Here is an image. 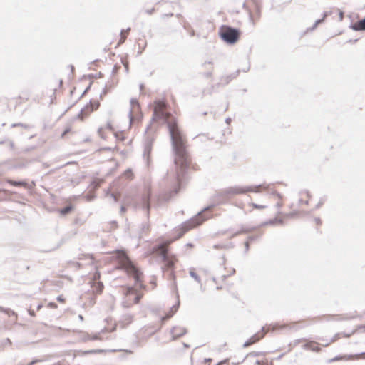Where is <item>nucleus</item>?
Listing matches in <instances>:
<instances>
[{
  "mask_svg": "<svg viewBox=\"0 0 365 365\" xmlns=\"http://www.w3.org/2000/svg\"><path fill=\"white\" fill-rule=\"evenodd\" d=\"M164 102L158 101L153 110L152 122L161 120L166 124L171 140L174 154V163L176 169V177L179 183L181 175L188 166V154L182 135L178 128L177 120L170 113L165 110Z\"/></svg>",
  "mask_w": 365,
  "mask_h": 365,
  "instance_id": "f257e3e1",
  "label": "nucleus"
},
{
  "mask_svg": "<svg viewBox=\"0 0 365 365\" xmlns=\"http://www.w3.org/2000/svg\"><path fill=\"white\" fill-rule=\"evenodd\" d=\"M262 185H259L255 187L247 186V187H227L225 190H220L217 192L213 196V204L210 205L203 210L199 212L195 217L191 218L190 220L184 222L182 225V229L183 230L182 233L180 235L182 236L185 232L188 231L189 230L201 225L205 220L208 218V217L204 216L203 212L207 210H210L212 207L216 205L222 204L225 202L232 195H239V194H245L248 192H259V189L262 187Z\"/></svg>",
  "mask_w": 365,
  "mask_h": 365,
  "instance_id": "f03ea898",
  "label": "nucleus"
},
{
  "mask_svg": "<svg viewBox=\"0 0 365 365\" xmlns=\"http://www.w3.org/2000/svg\"><path fill=\"white\" fill-rule=\"evenodd\" d=\"M123 266L128 274L133 277L135 279V286L141 289L145 288L141 281L142 272L127 257H125Z\"/></svg>",
  "mask_w": 365,
  "mask_h": 365,
  "instance_id": "7ed1b4c3",
  "label": "nucleus"
},
{
  "mask_svg": "<svg viewBox=\"0 0 365 365\" xmlns=\"http://www.w3.org/2000/svg\"><path fill=\"white\" fill-rule=\"evenodd\" d=\"M221 38L229 44H234L240 38V31L229 26H222L219 31Z\"/></svg>",
  "mask_w": 365,
  "mask_h": 365,
  "instance_id": "20e7f679",
  "label": "nucleus"
},
{
  "mask_svg": "<svg viewBox=\"0 0 365 365\" xmlns=\"http://www.w3.org/2000/svg\"><path fill=\"white\" fill-rule=\"evenodd\" d=\"M170 242H164L153 247V252L157 253L162 259L167 269H172L174 266V260L170 259L168 255V245Z\"/></svg>",
  "mask_w": 365,
  "mask_h": 365,
  "instance_id": "39448f33",
  "label": "nucleus"
},
{
  "mask_svg": "<svg viewBox=\"0 0 365 365\" xmlns=\"http://www.w3.org/2000/svg\"><path fill=\"white\" fill-rule=\"evenodd\" d=\"M153 141V138L148 136L147 139L145 142V148L143 151V157L146 159L147 165H149V158L150 154L152 150V143Z\"/></svg>",
  "mask_w": 365,
  "mask_h": 365,
  "instance_id": "423d86ee",
  "label": "nucleus"
},
{
  "mask_svg": "<svg viewBox=\"0 0 365 365\" xmlns=\"http://www.w3.org/2000/svg\"><path fill=\"white\" fill-rule=\"evenodd\" d=\"M187 333V329L185 327H174L170 330V334L172 335V340H175L178 338L185 335Z\"/></svg>",
  "mask_w": 365,
  "mask_h": 365,
  "instance_id": "0eeeda50",
  "label": "nucleus"
},
{
  "mask_svg": "<svg viewBox=\"0 0 365 365\" xmlns=\"http://www.w3.org/2000/svg\"><path fill=\"white\" fill-rule=\"evenodd\" d=\"M362 355H365V353L362 352V353H361L359 354H356V355L349 354V355L337 356L330 359L329 361V362L331 363V362H334V361H336L338 360H351L355 358L358 359L359 356H362Z\"/></svg>",
  "mask_w": 365,
  "mask_h": 365,
  "instance_id": "6e6552de",
  "label": "nucleus"
},
{
  "mask_svg": "<svg viewBox=\"0 0 365 365\" xmlns=\"http://www.w3.org/2000/svg\"><path fill=\"white\" fill-rule=\"evenodd\" d=\"M150 191L148 190L147 193L143 196L142 207L147 210V215H149Z\"/></svg>",
  "mask_w": 365,
  "mask_h": 365,
  "instance_id": "1a4fd4ad",
  "label": "nucleus"
},
{
  "mask_svg": "<svg viewBox=\"0 0 365 365\" xmlns=\"http://www.w3.org/2000/svg\"><path fill=\"white\" fill-rule=\"evenodd\" d=\"M180 305V302L178 301L176 304L173 305L171 309L164 316L162 317V321H165L168 319H170L173 315L176 312Z\"/></svg>",
  "mask_w": 365,
  "mask_h": 365,
  "instance_id": "9d476101",
  "label": "nucleus"
},
{
  "mask_svg": "<svg viewBox=\"0 0 365 365\" xmlns=\"http://www.w3.org/2000/svg\"><path fill=\"white\" fill-rule=\"evenodd\" d=\"M1 314H4V315H6L10 318V322L11 323H15L17 319L16 314L14 312L10 311V310H4L1 307Z\"/></svg>",
  "mask_w": 365,
  "mask_h": 365,
  "instance_id": "9b49d317",
  "label": "nucleus"
},
{
  "mask_svg": "<svg viewBox=\"0 0 365 365\" xmlns=\"http://www.w3.org/2000/svg\"><path fill=\"white\" fill-rule=\"evenodd\" d=\"M130 105L132 106V108L130 109V110L129 111V118H130V123L133 122V110H135V108H139V103L137 99H135V98H131L130 99Z\"/></svg>",
  "mask_w": 365,
  "mask_h": 365,
  "instance_id": "f8f14e48",
  "label": "nucleus"
},
{
  "mask_svg": "<svg viewBox=\"0 0 365 365\" xmlns=\"http://www.w3.org/2000/svg\"><path fill=\"white\" fill-rule=\"evenodd\" d=\"M240 70H237L231 75L222 77L221 78L222 83H223L224 85L228 84L232 79L236 78L238 76Z\"/></svg>",
  "mask_w": 365,
  "mask_h": 365,
  "instance_id": "ddd939ff",
  "label": "nucleus"
},
{
  "mask_svg": "<svg viewBox=\"0 0 365 365\" xmlns=\"http://www.w3.org/2000/svg\"><path fill=\"white\" fill-rule=\"evenodd\" d=\"M91 287L93 288V291L96 294H101L103 289V284L101 282H96L92 283Z\"/></svg>",
  "mask_w": 365,
  "mask_h": 365,
  "instance_id": "4468645a",
  "label": "nucleus"
},
{
  "mask_svg": "<svg viewBox=\"0 0 365 365\" xmlns=\"http://www.w3.org/2000/svg\"><path fill=\"white\" fill-rule=\"evenodd\" d=\"M304 347L307 349H309L314 351H319L320 348L318 347L314 342L307 343L304 345Z\"/></svg>",
  "mask_w": 365,
  "mask_h": 365,
  "instance_id": "2eb2a0df",
  "label": "nucleus"
},
{
  "mask_svg": "<svg viewBox=\"0 0 365 365\" xmlns=\"http://www.w3.org/2000/svg\"><path fill=\"white\" fill-rule=\"evenodd\" d=\"M73 205H66V207L61 208L59 212L61 213V215H66L67 214H68L69 212H71V210H73Z\"/></svg>",
  "mask_w": 365,
  "mask_h": 365,
  "instance_id": "dca6fc26",
  "label": "nucleus"
},
{
  "mask_svg": "<svg viewBox=\"0 0 365 365\" xmlns=\"http://www.w3.org/2000/svg\"><path fill=\"white\" fill-rule=\"evenodd\" d=\"M189 273H190V277H192L197 283L201 284L200 277L194 271V269H192V268L190 269Z\"/></svg>",
  "mask_w": 365,
  "mask_h": 365,
  "instance_id": "f3484780",
  "label": "nucleus"
},
{
  "mask_svg": "<svg viewBox=\"0 0 365 365\" xmlns=\"http://www.w3.org/2000/svg\"><path fill=\"white\" fill-rule=\"evenodd\" d=\"M327 15H328V13H327V12H324V13L323 14V16H322V19H320L317 20V21H315V23L314 24L313 26L310 29V30H312H312H314V29H316V28H317V26L319 24L322 23V22L324 21V19H325V18L327 16Z\"/></svg>",
  "mask_w": 365,
  "mask_h": 365,
  "instance_id": "a211bd4d",
  "label": "nucleus"
},
{
  "mask_svg": "<svg viewBox=\"0 0 365 365\" xmlns=\"http://www.w3.org/2000/svg\"><path fill=\"white\" fill-rule=\"evenodd\" d=\"M276 224L283 225L284 224L283 220L275 218L273 220H270L268 222L264 223V225H276Z\"/></svg>",
  "mask_w": 365,
  "mask_h": 365,
  "instance_id": "6ab92c4d",
  "label": "nucleus"
},
{
  "mask_svg": "<svg viewBox=\"0 0 365 365\" xmlns=\"http://www.w3.org/2000/svg\"><path fill=\"white\" fill-rule=\"evenodd\" d=\"M264 327H262V333L260 334V333H257L255 334V335H253L251 339L252 340H255V343H256L257 341H258L260 339L263 338L264 336Z\"/></svg>",
  "mask_w": 365,
  "mask_h": 365,
  "instance_id": "aec40b11",
  "label": "nucleus"
},
{
  "mask_svg": "<svg viewBox=\"0 0 365 365\" xmlns=\"http://www.w3.org/2000/svg\"><path fill=\"white\" fill-rule=\"evenodd\" d=\"M264 327H262V333L260 334V333H257L255 334V335H253L251 339L252 340H255V343H256L257 341H258L260 339L263 338L264 336Z\"/></svg>",
  "mask_w": 365,
  "mask_h": 365,
  "instance_id": "412c9836",
  "label": "nucleus"
},
{
  "mask_svg": "<svg viewBox=\"0 0 365 365\" xmlns=\"http://www.w3.org/2000/svg\"><path fill=\"white\" fill-rule=\"evenodd\" d=\"M250 205H251L253 208H255V209H259V210H261V209H264V208H266V207H267V206H266V205H258V204H256V203H254V202H252V203L250 204Z\"/></svg>",
  "mask_w": 365,
  "mask_h": 365,
  "instance_id": "4be33fe9",
  "label": "nucleus"
},
{
  "mask_svg": "<svg viewBox=\"0 0 365 365\" xmlns=\"http://www.w3.org/2000/svg\"><path fill=\"white\" fill-rule=\"evenodd\" d=\"M100 276H101L100 275V272H96V273L93 274L92 283H94V282H100L99 281Z\"/></svg>",
  "mask_w": 365,
  "mask_h": 365,
  "instance_id": "5701e85b",
  "label": "nucleus"
},
{
  "mask_svg": "<svg viewBox=\"0 0 365 365\" xmlns=\"http://www.w3.org/2000/svg\"><path fill=\"white\" fill-rule=\"evenodd\" d=\"M123 321L126 323H130L132 321V316L130 314H125L123 316Z\"/></svg>",
  "mask_w": 365,
  "mask_h": 365,
  "instance_id": "b1692460",
  "label": "nucleus"
},
{
  "mask_svg": "<svg viewBox=\"0 0 365 365\" xmlns=\"http://www.w3.org/2000/svg\"><path fill=\"white\" fill-rule=\"evenodd\" d=\"M253 344H255V340H252L251 338H250L247 341L245 342V344H243V347H247Z\"/></svg>",
  "mask_w": 365,
  "mask_h": 365,
  "instance_id": "393cba45",
  "label": "nucleus"
},
{
  "mask_svg": "<svg viewBox=\"0 0 365 365\" xmlns=\"http://www.w3.org/2000/svg\"><path fill=\"white\" fill-rule=\"evenodd\" d=\"M253 344H255V340H252L251 338H250L247 341L245 342V344H243V347H247Z\"/></svg>",
  "mask_w": 365,
  "mask_h": 365,
  "instance_id": "a878e982",
  "label": "nucleus"
},
{
  "mask_svg": "<svg viewBox=\"0 0 365 365\" xmlns=\"http://www.w3.org/2000/svg\"><path fill=\"white\" fill-rule=\"evenodd\" d=\"M2 144L8 145L11 149H13L14 148V143L12 141H11V140H4V141L1 140V145Z\"/></svg>",
  "mask_w": 365,
  "mask_h": 365,
  "instance_id": "bb28decb",
  "label": "nucleus"
},
{
  "mask_svg": "<svg viewBox=\"0 0 365 365\" xmlns=\"http://www.w3.org/2000/svg\"><path fill=\"white\" fill-rule=\"evenodd\" d=\"M249 232V230H248L242 228V229H241L240 230H239V231H237V232H235V233L232 235V237L237 236V235H240V234H242V233H247V232Z\"/></svg>",
  "mask_w": 365,
  "mask_h": 365,
  "instance_id": "cd10ccee",
  "label": "nucleus"
},
{
  "mask_svg": "<svg viewBox=\"0 0 365 365\" xmlns=\"http://www.w3.org/2000/svg\"><path fill=\"white\" fill-rule=\"evenodd\" d=\"M126 38V36L124 34V30H122L120 32V39L119 43H123Z\"/></svg>",
  "mask_w": 365,
  "mask_h": 365,
  "instance_id": "c85d7f7f",
  "label": "nucleus"
},
{
  "mask_svg": "<svg viewBox=\"0 0 365 365\" xmlns=\"http://www.w3.org/2000/svg\"><path fill=\"white\" fill-rule=\"evenodd\" d=\"M135 289L133 287H129L127 288L126 294L130 295L135 293Z\"/></svg>",
  "mask_w": 365,
  "mask_h": 365,
  "instance_id": "c756f323",
  "label": "nucleus"
},
{
  "mask_svg": "<svg viewBox=\"0 0 365 365\" xmlns=\"http://www.w3.org/2000/svg\"><path fill=\"white\" fill-rule=\"evenodd\" d=\"M11 183L15 186L26 185V182L21 181H11Z\"/></svg>",
  "mask_w": 365,
  "mask_h": 365,
  "instance_id": "7c9ffc66",
  "label": "nucleus"
},
{
  "mask_svg": "<svg viewBox=\"0 0 365 365\" xmlns=\"http://www.w3.org/2000/svg\"><path fill=\"white\" fill-rule=\"evenodd\" d=\"M16 125L22 126L25 129H29L31 127L29 125H27V124H21L20 123V124H13L12 125L13 127L16 126Z\"/></svg>",
  "mask_w": 365,
  "mask_h": 365,
  "instance_id": "2f4dec72",
  "label": "nucleus"
},
{
  "mask_svg": "<svg viewBox=\"0 0 365 365\" xmlns=\"http://www.w3.org/2000/svg\"><path fill=\"white\" fill-rule=\"evenodd\" d=\"M141 297L142 296L140 294H137L134 298V303L138 304L140 302Z\"/></svg>",
  "mask_w": 365,
  "mask_h": 365,
  "instance_id": "473e14b6",
  "label": "nucleus"
},
{
  "mask_svg": "<svg viewBox=\"0 0 365 365\" xmlns=\"http://www.w3.org/2000/svg\"><path fill=\"white\" fill-rule=\"evenodd\" d=\"M272 195H274V196L277 197L280 200L282 199V195L280 193H279L278 192H277V191H273L272 192Z\"/></svg>",
  "mask_w": 365,
  "mask_h": 365,
  "instance_id": "72a5a7b5",
  "label": "nucleus"
},
{
  "mask_svg": "<svg viewBox=\"0 0 365 365\" xmlns=\"http://www.w3.org/2000/svg\"><path fill=\"white\" fill-rule=\"evenodd\" d=\"M71 131L70 128H67L65 129V130L61 134V138H64L67 133H68Z\"/></svg>",
  "mask_w": 365,
  "mask_h": 365,
  "instance_id": "f704fd0d",
  "label": "nucleus"
},
{
  "mask_svg": "<svg viewBox=\"0 0 365 365\" xmlns=\"http://www.w3.org/2000/svg\"><path fill=\"white\" fill-rule=\"evenodd\" d=\"M259 237V236L257 235H252V236H249L248 237V241H254V240H256L257 238Z\"/></svg>",
  "mask_w": 365,
  "mask_h": 365,
  "instance_id": "c9c22d12",
  "label": "nucleus"
},
{
  "mask_svg": "<svg viewBox=\"0 0 365 365\" xmlns=\"http://www.w3.org/2000/svg\"><path fill=\"white\" fill-rule=\"evenodd\" d=\"M106 128L110 130H113V125H111V123L110 122H108L107 124H106Z\"/></svg>",
  "mask_w": 365,
  "mask_h": 365,
  "instance_id": "e433bc0d",
  "label": "nucleus"
},
{
  "mask_svg": "<svg viewBox=\"0 0 365 365\" xmlns=\"http://www.w3.org/2000/svg\"><path fill=\"white\" fill-rule=\"evenodd\" d=\"M91 340H98V339H101V338L99 337V334H95L93 335L91 338Z\"/></svg>",
  "mask_w": 365,
  "mask_h": 365,
  "instance_id": "4c0bfd02",
  "label": "nucleus"
},
{
  "mask_svg": "<svg viewBox=\"0 0 365 365\" xmlns=\"http://www.w3.org/2000/svg\"><path fill=\"white\" fill-rule=\"evenodd\" d=\"M204 76L206 78H210L212 76V72L211 71L206 72L204 73Z\"/></svg>",
  "mask_w": 365,
  "mask_h": 365,
  "instance_id": "58836bf2",
  "label": "nucleus"
},
{
  "mask_svg": "<svg viewBox=\"0 0 365 365\" xmlns=\"http://www.w3.org/2000/svg\"><path fill=\"white\" fill-rule=\"evenodd\" d=\"M245 252H247L249 250V242L248 241H247L245 243Z\"/></svg>",
  "mask_w": 365,
  "mask_h": 365,
  "instance_id": "ea45409f",
  "label": "nucleus"
},
{
  "mask_svg": "<svg viewBox=\"0 0 365 365\" xmlns=\"http://www.w3.org/2000/svg\"><path fill=\"white\" fill-rule=\"evenodd\" d=\"M106 93H107V89H106V88H104L103 91H102V93L100 95V97L102 98L103 96H105Z\"/></svg>",
  "mask_w": 365,
  "mask_h": 365,
  "instance_id": "a19ab883",
  "label": "nucleus"
},
{
  "mask_svg": "<svg viewBox=\"0 0 365 365\" xmlns=\"http://www.w3.org/2000/svg\"><path fill=\"white\" fill-rule=\"evenodd\" d=\"M57 300L60 302H64V298L63 297V296L60 295L57 297Z\"/></svg>",
  "mask_w": 365,
  "mask_h": 365,
  "instance_id": "79ce46f5",
  "label": "nucleus"
},
{
  "mask_svg": "<svg viewBox=\"0 0 365 365\" xmlns=\"http://www.w3.org/2000/svg\"><path fill=\"white\" fill-rule=\"evenodd\" d=\"M88 108H89L88 107H86L84 109H82V110H81V113L78 114V116L80 117L81 115H83V113L84 112H86Z\"/></svg>",
  "mask_w": 365,
  "mask_h": 365,
  "instance_id": "37998d69",
  "label": "nucleus"
},
{
  "mask_svg": "<svg viewBox=\"0 0 365 365\" xmlns=\"http://www.w3.org/2000/svg\"><path fill=\"white\" fill-rule=\"evenodd\" d=\"M314 220H315V222H316V223H317V225H320V224L322 223L321 220H320V218H319V217H316V218L314 219Z\"/></svg>",
  "mask_w": 365,
  "mask_h": 365,
  "instance_id": "c03bdc74",
  "label": "nucleus"
},
{
  "mask_svg": "<svg viewBox=\"0 0 365 365\" xmlns=\"http://www.w3.org/2000/svg\"><path fill=\"white\" fill-rule=\"evenodd\" d=\"M151 130H152V125L150 124V125H148V127L146 128V132L148 133V132H150Z\"/></svg>",
  "mask_w": 365,
  "mask_h": 365,
  "instance_id": "a18cd8bd",
  "label": "nucleus"
},
{
  "mask_svg": "<svg viewBox=\"0 0 365 365\" xmlns=\"http://www.w3.org/2000/svg\"><path fill=\"white\" fill-rule=\"evenodd\" d=\"M282 206V203L281 202H278L277 204H276V207L278 208V209H280Z\"/></svg>",
  "mask_w": 365,
  "mask_h": 365,
  "instance_id": "49530a36",
  "label": "nucleus"
},
{
  "mask_svg": "<svg viewBox=\"0 0 365 365\" xmlns=\"http://www.w3.org/2000/svg\"><path fill=\"white\" fill-rule=\"evenodd\" d=\"M102 130H103V128H100L98 129V133H99L100 136H101V138H103L104 137H103V134H102Z\"/></svg>",
  "mask_w": 365,
  "mask_h": 365,
  "instance_id": "de8ad7c7",
  "label": "nucleus"
},
{
  "mask_svg": "<svg viewBox=\"0 0 365 365\" xmlns=\"http://www.w3.org/2000/svg\"><path fill=\"white\" fill-rule=\"evenodd\" d=\"M343 17H344V13L342 11H340L339 12V20L342 21Z\"/></svg>",
  "mask_w": 365,
  "mask_h": 365,
  "instance_id": "09e8293b",
  "label": "nucleus"
},
{
  "mask_svg": "<svg viewBox=\"0 0 365 365\" xmlns=\"http://www.w3.org/2000/svg\"><path fill=\"white\" fill-rule=\"evenodd\" d=\"M38 361H41V360H34L31 362H30L29 364H28L27 365H33Z\"/></svg>",
  "mask_w": 365,
  "mask_h": 365,
  "instance_id": "8fccbe9b",
  "label": "nucleus"
},
{
  "mask_svg": "<svg viewBox=\"0 0 365 365\" xmlns=\"http://www.w3.org/2000/svg\"><path fill=\"white\" fill-rule=\"evenodd\" d=\"M98 106H99V103H98L96 105L95 108H93V107H92V108L90 109V112L93 111V110H95V109H97V108L98 107Z\"/></svg>",
  "mask_w": 365,
  "mask_h": 365,
  "instance_id": "3c124183",
  "label": "nucleus"
},
{
  "mask_svg": "<svg viewBox=\"0 0 365 365\" xmlns=\"http://www.w3.org/2000/svg\"><path fill=\"white\" fill-rule=\"evenodd\" d=\"M230 122H231V118H227L225 119V123H226L227 124H230Z\"/></svg>",
  "mask_w": 365,
  "mask_h": 365,
  "instance_id": "603ef678",
  "label": "nucleus"
},
{
  "mask_svg": "<svg viewBox=\"0 0 365 365\" xmlns=\"http://www.w3.org/2000/svg\"><path fill=\"white\" fill-rule=\"evenodd\" d=\"M148 228H149V226H148V225H144L143 226V228H142V229H143V230L144 231V230H148Z\"/></svg>",
  "mask_w": 365,
  "mask_h": 365,
  "instance_id": "864d4df0",
  "label": "nucleus"
},
{
  "mask_svg": "<svg viewBox=\"0 0 365 365\" xmlns=\"http://www.w3.org/2000/svg\"><path fill=\"white\" fill-rule=\"evenodd\" d=\"M51 307H56V304L55 303L51 302L48 304Z\"/></svg>",
  "mask_w": 365,
  "mask_h": 365,
  "instance_id": "5fc2aeb1",
  "label": "nucleus"
},
{
  "mask_svg": "<svg viewBox=\"0 0 365 365\" xmlns=\"http://www.w3.org/2000/svg\"><path fill=\"white\" fill-rule=\"evenodd\" d=\"M338 338V334L335 335L333 339L331 340V342H334V341L336 340V339Z\"/></svg>",
  "mask_w": 365,
  "mask_h": 365,
  "instance_id": "6e6d98bb",
  "label": "nucleus"
},
{
  "mask_svg": "<svg viewBox=\"0 0 365 365\" xmlns=\"http://www.w3.org/2000/svg\"><path fill=\"white\" fill-rule=\"evenodd\" d=\"M154 11V9H152L150 10H147L146 12L148 14H151L153 13V11Z\"/></svg>",
  "mask_w": 365,
  "mask_h": 365,
  "instance_id": "4d7b16f0",
  "label": "nucleus"
},
{
  "mask_svg": "<svg viewBox=\"0 0 365 365\" xmlns=\"http://www.w3.org/2000/svg\"><path fill=\"white\" fill-rule=\"evenodd\" d=\"M250 70V66L242 70L243 72H247Z\"/></svg>",
  "mask_w": 365,
  "mask_h": 365,
  "instance_id": "13d9d810",
  "label": "nucleus"
},
{
  "mask_svg": "<svg viewBox=\"0 0 365 365\" xmlns=\"http://www.w3.org/2000/svg\"><path fill=\"white\" fill-rule=\"evenodd\" d=\"M323 203V202L320 201L316 206V208H319L320 207V206L322 205V204Z\"/></svg>",
  "mask_w": 365,
  "mask_h": 365,
  "instance_id": "bf43d9fd",
  "label": "nucleus"
},
{
  "mask_svg": "<svg viewBox=\"0 0 365 365\" xmlns=\"http://www.w3.org/2000/svg\"><path fill=\"white\" fill-rule=\"evenodd\" d=\"M6 344H11V341L9 339H6V341H5V345Z\"/></svg>",
  "mask_w": 365,
  "mask_h": 365,
  "instance_id": "052dcab7",
  "label": "nucleus"
},
{
  "mask_svg": "<svg viewBox=\"0 0 365 365\" xmlns=\"http://www.w3.org/2000/svg\"><path fill=\"white\" fill-rule=\"evenodd\" d=\"M125 211V207L122 206L121 208H120V212L123 213Z\"/></svg>",
  "mask_w": 365,
  "mask_h": 365,
  "instance_id": "680f3d73",
  "label": "nucleus"
},
{
  "mask_svg": "<svg viewBox=\"0 0 365 365\" xmlns=\"http://www.w3.org/2000/svg\"><path fill=\"white\" fill-rule=\"evenodd\" d=\"M111 197L113 198L115 201H117L116 196L114 194H111Z\"/></svg>",
  "mask_w": 365,
  "mask_h": 365,
  "instance_id": "e2e57ef3",
  "label": "nucleus"
},
{
  "mask_svg": "<svg viewBox=\"0 0 365 365\" xmlns=\"http://www.w3.org/2000/svg\"><path fill=\"white\" fill-rule=\"evenodd\" d=\"M124 66H125V68L126 71L128 72V64H125Z\"/></svg>",
  "mask_w": 365,
  "mask_h": 365,
  "instance_id": "0e129e2a",
  "label": "nucleus"
},
{
  "mask_svg": "<svg viewBox=\"0 0 365 365\" xmlns=\"http://www.w3.org/2000/svg\"><path fill=\"white\" fill-rule=\"evenodd\" d=\"M183 346H184L185 347H186V348H188V347L190 346H189L187 344H186V343H183Z\"/></svg>",
  "mask_w": 365,
  "mask_h": 365,
  "instance_id": "69168bd1",
  "label": "nucleus"
},
{
  "mask_svg": "<svg viewBox=\"0 0 365 365\" xmlns=\"http://www.w3.org/2000/svg\"><path fill=\"white\" fill-rule=\"evenodd\" d=\"M78 318H79V319H80V320H81V321L83 319V316H82V315H81V314L78 316Z\"/></svg>",
  "mask_w": 365,
  "mask_h": 365,
  "instance_id": "338daca9",
  "label": "nucleus"
},
{
  "mask_svg": "<svg viewBox=\"0 0 365 365\" xmlns=\"http://www.w3.org/2000/svg\"><path fill=\"white\" fill-rule=\"evenodd\" d=\"M143 87H144V86H143V84H140V90H143Z\"/></svg>",
  "mask_w": 365,
  "mask_h": 365,
  "instance_id": "774afa93",
  "label": "nucleus"
}]
</instances>
